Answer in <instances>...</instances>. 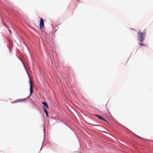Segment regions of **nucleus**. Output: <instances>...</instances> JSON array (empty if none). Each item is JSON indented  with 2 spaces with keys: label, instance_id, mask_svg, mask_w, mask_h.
<instances>
[{
  "label": "nucleus",
  "instance_id": "f257e3e1",
  "mask_svg": "<svg viewBox=\"0 0 153 153\" xmlns=\"http://www.w3.org/2000/svg\"><path fill=\"white\" fill-rule=\"evenodd\" d=\"M146 31V30L144 29L142 32H141V30H140L138 32V39L140 42H143L144 40Z\"/></svg>",
  "mask_w": 153,
  "mask_h": 153
},
{
  "label": "nucleus",
  "instance_id": "f03ea898",
  "mask_svg": "<svg viewBox=\"0 0 153 153\" xmlns=\"http://www.w3.org/2000/svg\"><path fill=\"white\" fill-rule=\"evenodd\" d=\"M44 20L42 18H40L39 26L40 28L41 29H43L44 28Z\"/></svg>",
  "mask_w": 153,
  "mask_h": 153
},
{
  "label": "nucleus",
  "instance_id": "7ed1b4c3",
  "mask_svg": "<svg viewBox=\"0 0 153 153\" xmlns=\"http://www.w3.org/2000/svg\"><path fill=\"white\" fill-rule=\"evenodd\" d=\"M30 84V94H31L33 93V82H32L31 80L30 79V80L29 81Z\"/></svg>",
  "mask_w": 153,
  "mask_h": 153
},
{
  "label": "nucleus",
  "instance_id": "20e7f679",
  "mask_svg": "<svg viewBox=\"0 0 153 153\" xmlns=\"http://www.w3.org/2000/svg\"><path fill=\"white\" fill-rule=\"evenodd\" d=\"M95 116H96V117H98L99 119H100V120H102L104 121H105L106 122H107V121L104 118H103L102 117L99 115H95Z\"/></svg>",
  "mask_w": 153,
  "mask_h": 153
},
{
  "label": "nucleus",
  "instance_id": "39448f33",
  "mask_svg": "<svg viewBox=\"0 0 153 153\" xmlns=\"http://www.w3.org/2000/svg\"><path fill=\"white\" fill-rule=\"evenodd\" d=\"M25 100L26 99H21L18 100H16L15 101H14V102H21Z\"/></svg>",
  "mask_w": 153,
  "mask_h": 153
},
{
  "label": "nucleus",
  "instance_id": "423d86ee",
  "mask_svg": "<svg viewBox=\"0 0 153 153\" xmlns=\"http://www.w3.org/2000/svg\"><path fill=\"white\" fill-rule=\"evenodd\" d=\"M43 108L44 109V111L46 114V116H47V117H48L49 116H48V112L47 111V110H46L44 106H43Z\"/></svg>",
  "mask_w": 153,
  "mask_h": 153
},
{
  "label": "nucleus",
  "instance_id": "0eeeda50",
  "mask_svg": "<svg viewBox=\"0 0 153 153\" xmlns=\"http://www.w3.org/2000/svg\"><path fill=\"white\" fill-rule=\"evenodd\" d=\"M42 104L45 106L47 108H48L49 107L47 103L45 102H42Z\"/></svg>",
  "mask_w": 153,
  "mask_h": 153
},
{
  "label": "nucleus",
  "instance_id": "6e6552de",
  "mask_svg": "<svg viewBox=\"0 0 153 153\" xmlns=\"http://www.w3.org/2000/svg\"><path fill=\"white\" fill-rule=\"evenodd\" d=\"M139 44L140 45V47L146 46V45L145 44H143L141 43H139Z\"/></svg>",
  "mask_w": 153,
  "mask_h": 153
},
{
  "label": "nucleus",
  "instance_id": "1a4fd4ad",
  "mask_svg": "<svg viewBox=\"0 0 153 153\" xmlns=\"http://www.w3.org/2000/svg\"><path fill=\"white\" fill-rule=\"evenodd\" d=\"M10 33H11V31L10 30Z\"/></svg>",
  "mask_w": 153,
  "mask_h": 153
}]
</instances>
